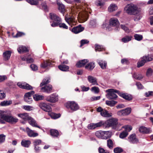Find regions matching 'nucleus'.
Returning <instances> with one entry per match:
<instances>
[{"label": "nucleus", "instance_id": "obj_1", "mask_svg": "<svg viewBox=\"0 0 153 153\" xmlns=\"http://www.w3.org/2000/svg\"><path fill=\"white\" fill-rule=\"evenodd\" d=\"M106 128L111 127L112 129L116 131L121 130V124L118 123V119L116 118H113L107 120L106 121Z\"/></svg>", "mask_w": 153, "mask_h": 153}, {"label": "nucleus", "instance_id": "obj_2", "mask_svg": "<svg viewBox=\"0 0 153 153\" xmlns=\"http://www.w3.org/2000/svg\"><path fill=\"white\" fill-rule=\"evenodd\" d=\"M124 11L128 15H135L141 12V9L133 3L128 4L124 8Z\"/></svg>", "mask_w": 153, "mask_h": 153}, {"label": "nucleus", "instance_id": "obj_3", "mask_svg": "<svg viewBox=\"0 0 153 153\" xmlns=\"http://www.w3.org/2000/svg\"><path fill=\"white\" fill-rule=\"evenodd\" d=\"M4 119V122H7L10 124H15L18 122V119L16 117L13 116L11 114V112L8 111Z\"/></svg>", "mask_w": 153, "mask_h": 153}, {"label": "nucleus", "instance_id": "obj_4", "mask_svg": "<svg viewBox=\"0 0 153 153\" xmlns=\"http://www.w3.org/2000/svg\"><path fill=\"white\" fill-rule=\"evenodd\" d=\"M50 18L53 21V22L51 25L52 27L58 26L59 23L61 21V18L56 14L51 13L49 14Z\"/></svg>", "mask_w": 153, "mask_h": 153}, {"label": "nucleus", "instance_id": "obj_5", "mask_svg": "<svg viewBox=\"0 0 153 153\" xmlns=\"http://www.w3.org/2000/svg\"><path fill=\"white\" fill-rule=\"evenodd\" d=\"M105 92L108 93L106 95V97L109 100L114 99L117 98V96L115 93H117L119 95V93H120L119 91L114 89H108Z\"/></svg>", "mask_w": 153, "mask_h": 153}, {"label": "nucleus", "instance_id": "obj_6", "mask_svg": "<svg viewBox=\"0 0 153 153\" xmlns=\"http://www.w3.org/2000/svg\"><path fill=\"white\" fill-rule=\"evenodd\" d=\"M153 56H151L149 55L145 56L141 58V60L138 62L137 64V67L139 68L143 65L145 63L150 62L153 60Z\"/></svg>", "mask_w": 153, "mask_h": 153}, {"label": "nucleus", "instance_id": "obj_7", "mask_svg": "<svg viewBox=\"0 0 153 153\" xmlns=\"http://www.w3.org/2000/svg\"><path fill=\"white\" fill-rule=\"evenodd\" d=\"M66 107L68 109H70L72 111L78 110L79 108L78 104L74 101H68L65 104Z\"/></svg>", "mask_w": 153, "mask_h": 153}, {"label": "nucleus", "instance_id": "obj_8", "mask_svg": "<svg viewBox=\"0 0 153 153\" xmlns=\"http://www.w3.org/2000/svg\"><path fill=\"white\" fill-rule=\"evenodd\" d=\"M45 100L51 103H55L58 100V96L56 94H53L47 97Z\"/></svg>", "mask_w": 153, "mask_h": 153}, {"label": "nucleus", "instance_id": "obj_9", "mask_svg": "<svg viewBox=\"0 0 153 153\" xmlns=\"http://www.w3.org/2000/svg\"><path fill=\"white\" fill-rule=\"evenodd\" d=\"M39 106L41 109L49 113L52 111V109L51 106L45 102H40L39 103Z\"/></svg>", "mask_w": 153, "mask_h": 153}, {"label": "nucleus", "instance_id": "obj_10", "mask_svg": "<svg viewBox=\"0 0 153 153\" xmlns=\"http://www.w3.org/2000/svg\"><path fill=\"white\" fill-rule=\"evenodd\" d=\"M131 109L128 107L119 111L117 112V114L120 116H126L129 114L131 112Z\"/></svg>", "mask_w": 153, "mask_h": 153}, {"label": "nucleus", "instance_id": "obj_11", "mask_svg": "<svg viewBox=\"0 0 153 153\" xmlns=\"http://www.w3.org/2000/svg\"><path fill=\"white\" fill-rule=\"evenodd\" d=\"M17 85L20 88L28 90H32L33 89L31 86L25 82H18L17 83Z\"/></svg>", "mask_w": 153, "mask_h": 153}, {"label": "nucleus", "instance_id": "obj_12", "mask_svg": "<svg viewBox=\"0 0 153 153\" xmlns=\"http://www.w3.org/2000/svg\"><path fill=\"white\" fill-rule=\"evenodd\" d=\"M41 90L42 92L48 94L53 91V87L50 84L42 87L41 88Z\"/></svg>", "mask_w": 153, "mask_h": 153}, {"label": "nucleus", "instance_id": "obj_13", "mask_svg": "<svg viewBox=\"0 0 153 153\" xmlns=\"http://www.w3.org/2000/svg\"><path fill=\"white\" fill-rule=\"evenodd\" d=\"M26 131L28 136L30 137H36L39 135L38 133L35 132L28 127L26 128Z\"/></svg>", "mask_w": 153, "mask_h": 153}, {"label": "nucleus", "instance_id": "obj_14", "mask_svg": "<svg viewBox=\"0 0 153 153\" xmlns=\"http://www.w3.org/2000/svg\"><path fill=\"white\" fill-rule=\"evenodd\" d=\"M128 138L129 141L131 143L137 144L139 142V140L136 137L135 134L130 135Z\"/></svg>", "mask_w": 153, "mask_h": 153}, {"label": "nucleus", "instance_id": "obj_15", "mask_svg": "<svg viewBox=\"0 0 153 153\" xmlns=\"http://www.w3.org/2000/svg\"><path fill=\"white\" fill-rule=\"evenodd\" d=\"M109 25L113 27H117L119 26L120 23L118 20L115 18H111L109 20Z\"/></svg>", "mask_w": 153, "mask_h": 153}, {"label": "nucleus", "instance_id": "obj_16", "mask_svg": "<svg viewBox=\"0 0 153 153\" xmlns=\"http://www.w3.org/2000/svg\"><path fill=\"white\" fill-rule=\"evenodd\" d=\"M84 28L82 27L81 25L74 27L71 30V31L75 34H77L83 31Z\"/></svg>", "mask_w": 153, "mask_h": 153}, {"label": "nucleus", "instance_id": "obj_17", "mask_svg": "<svg viewBox=\"0 0 153 153\" xmlns=\"http://www.w3.org/2000/svg\"><path fill=\"white\" fill-rule=\"evenodd\" d=\"M119 95L123 99L128 101L131 100L133 99L132 96L131 95L128 94L127 93L120 92V93H119Z\"/></svg>", "mask_w": 153, "mask_h": 153}, {"label": "nucleus", "instance_id": "obj_18", "mask_svg": "<svg viewBox=\"0 0 153 153\" xmlns=\"http://www.w3.org/2000/svg\"><path fill=\"white\" fill-rule=\"evenodd\" d=\"M8 111L1 110H0V123L1 124H4L5 123L4 122V119Z\"/></svg>", "mask_w": 153, "mask_h": 153}, {"label": "nucleus", "instance_id": "obj_19", "mask_svg": "<svg viewBox=\"0 0 153 153\" xmlns=\"http://www.w3.org/2000/svg\"><path fill=\"white\" fill-rule=\"evenodd\" d=\"M139 131L143 134H148L151 132L152 130L150 128H148L142 126L139 129Z\"/></svg>", "mask_w": 153, "mask_h": 153}, {"label": "nucleus", "instance_id": "obj_20", "mask_svg": "<svg viewBox=\"0 0 153 153\" xmlns=\"http://www.w3.org/2000/svg\"><path fill=\"white\" fill-rule=\"evenodd\" d=\"M27 120L30 125L33 127H37L40 129L41 128L39 126H38L36 121L33 118L30 117Z\"/></svg>", "mask_w": 153, "mask_h": 153}, {"label": "nucleus", "instance_id": "obj_21", "mask_svg": "<svg viewBox=\"0 0 153 153\" xmlns=\"http://www.w3.org/2000/svg\"><path fill=\"white\" fill-rule=\"evenodd\" d=\"M88 62V60L87 59L80 60L76 63V66L77 68H81L84 66Z\"/></svg>", "mask_w": 153, "mask_h": 153}, {"label": "nucleus", "instance_id": "obj_22", "mask_svg": "<svg viewBox=\"0 0 153 153\" xmlns=\"http://www.w3.org/2000/svg\"><path fill=\"white\" fill-rule=\"evenodd\" d=\"M17 116L25 121L27 120L30 117L28 114L26 113L18 114Z\"/></svg>", "mask_w": 153, "mask_h": 153}, {"label": "nucleus", "instance_id": "obj_23", "mask_svg": "<svg viewBox=\"0 0 153 153\" xmlns=\"http://www.w3.org/2000/svg\"><path fill=\"white\" fill-rule=\"evenodd\" d=\"M103 139L110 138L112 136V132L111 131H103Z\"/></svg>", "mask_w": 153, "mask_h": 153}, {"label": "nucleus", "instance_id": "obj_24", "mask_svg": "<svg viewBox=\"0 0 153 153\" xmlns=\"http://www.w3.org/2000/svg\"><path fill=\"white\" fill-rule=\"evenodd\" d=\"M31 144V141L29 140L23 139L21 142V145L25 147L28 148Z\"/></svg>", "mask_w": 153, "mask_h": 153}, {"label": "nucleus", "instance_id": "obj_25", "mask_svg": "<svg viewBox=\"0 0 153 153\" xmlns=\"http://www.w3.org/2000/svg\"><path fill=\"white\" fill-rule=\"evenodd\" d=\"M88 81L92 84L93 85H98L97 80L96 78L92 76H89L88 77Z\"/></svg>", "mask_w": 153, "mask_h": 153}, {"label": "nucleus", "instance_id": "obj_26", "mask_svg": "<svg viewBox=\"0 0 153 153\" xmlns=\"http://www.w3.org/2000/svg\"><path fill=\"white\" fill-rule=\"evenodd\" d=\"M17 51L19 53H21L28 52L29 49L25 46H20L18 48Z\"/></svg>", "mask_w": 153, "mask_h": 153}, {"label": "nucleus", "instance_id": "obj_27", "mask_svg": "<svg viewBox=\"0 0 153 153\" xmlns=\"http://www.w3.org/2000/svg\"><path fill=\"white\" fill-rule=\"evenodd\" d=\"M51 135L53 137H57L59 135L58 131L55 129H51L50 130Z\"/></svg>", "mask_w": 153, "mask_h": 153}, {"label": "nucleus", "instance_id": "obj_28", "mask_svg": "<svg viewBox=\"0 0 153 153\" xmlns=\"http://www.w3.org/2000/svg\"><path fill=\"white\" fill-rule=\"evenodd\" d=\"M11 54V52L9 51H7L3 53V56L5 60H7L10 58Z\"/></svg>", "mask_w": 153, "mask_h": 153}, {"label": "nucleus", "instance_id": "obj_29", "mask_svg": "<svg viewBox=\"0 0 153 153\" xmlns=\"http://www.w3.org/2000/svg\"><path fill=\"white\" fill-rule=\"evenodd\" d=\"M103 131L99 130L95 132V135L97 138L103 139Z\"/></svg>", "mask_w": 153, "mask_h": 153}, {"label": "nucleus", "instance_id": "obj_30", "mask_svg": "<svg viewBox=\"0 0 153 153\" xmlns=\"http://www.w3.org/2000/svg\"><path fill=\"white\" fill-rule=\"evenodd\" d=\"M58 67L60 70L64 71H68L69 68L68 66L64 64H61L59 65Z\"/></svg>", "mask_w": 153, "mask_h": 153}, {"label": "nucleus", "instance_id": "obj_31", "mask_svg": "<svg viewBox=\"0 0 153 153\" xmlns=\"http://www.w3.org/2000/svg\"><path fill=\"white\" fill-rule=\"evenodd\" d=\"M74 18L73 16H69L68 15H66L65 16V19L66 21L67 22L69 25L70 23L73 22L74 21Z\"/></svg>", "mask_w": 153, "mask_h": 153}, {"label": "nucleus", "instance_id": "obj_32", "mask_svg": "<svg viewBox=\"0 0 153 153\" xmlns=\"http://www.w3.org/2000/svg\"><path fill=\"white\" fill-rule=\"evenodd\" d=\"M12 103L11 100H4L1 102L0 105L1 106H4L9 105Z\"/></svg>", "mask_w": 153, "mask_h": 153}, {"label": "nucleus", "instance_id": "obj_33", "mask_svg": "<svg viewBox=\"0 0 153 153\" xmlns=\"http://www.w3.org/2000/svg\"><path fill=\"white\" fill-rule=\"evenodd\" d=\"M95 67L94 63L93 62H91L85 66L86 69L89 71L92 70Z\"/></svg>", "mask_w": 153, "mask_h": 153}, {"label": "nucleus", "instance_id": "obj_34", "mask_svg": "<svg viewBox=\"0 0 153 153\" xmlns=\"http://www.w3.org/2000/svg\"><path fill=\"white\" fill-rule=\"evenodd\" d=\"M43 95L38 94H36L33 96V99L36 101L42 100L44 99Z\"/></svg>", "mask_w": 153, "mask_h": 153}, {"label": "nucleus", "instance_id": "obj_35", "mask_svg": "<svg viewBox=\"0 0 153 153\" xmlns=\"http://www.w3.org/2000/svg\"><path fill=\"white\" fill-rule=\"evenodd\" d=\"M101 115L102 117H111L112 114L111 113H109L108 111L107 110L104 109L100 114Z\"/></svg>", "mask_w": 153, "mask_h": 153}, {"label": "nucleus", "instance_id": "obj_36", "mask_svg": "<svg viewBox=\"0 0 153 153\" xmlns=\"http://www.w3.org/2000/svg\"><path fill=\"white\" fill-rule=\"evenodd\" d=\"M48 115L53 119H56L60 116V114H57L54 113H53L50 111L48 113Z\"/></svg>", "mask_w": 153, "mask_h": 153}, {"label": "nucleus", "instance_id": "obj_37", "mask_svg": "<svg viewBox=\"0 0 153 153\" xmlns=\"http://www.w3.org/2000/svg\"><path fill=\"white\" fill-rule=\"evenodd\" d=\"M132 38V36H126L122 39L121 41L124 43H126L130 41Z\"/></svg>", "mask_w": 153, "mask_h": 153}, {"label": "nucleus", "instance_id": "obj_38", "mask_svg": "<svg viewBox=\"0 0 153 153\" xmlns=\"http://www.w3.org/2000/svg\"><path fill=\"white\" fill-rule=\"evenodd\" d=\"M51 64L50 60H47L44 61L41 65V67L42 68H45Z\"/></svg>", "mask_w": 153, "mask_h": 153}, {"label": "nucleus", "instance_id": "obj_39", "mask_svg": "<svg viewBox=\"0 0 153 153\" xmlns=\"http://www.w3.org/2000/svg\"><path fill=\"white\" fill-rule=\"evenodd\" d=\"M98 63L101 68L102 69H105L106 68L107 63L105 61L103 60L100 61L98 62Z\"/></svg>", "mask_w": 153, "mask_h": 153}, {"label": "nucleus", "instance_id": "obj_40", "mask_svg": "<svg viewBox=\"0 0 153 153\" xmlns=\"http://www.w3.org/2000/svg\"><path fill=\"white\" fill-rule=\"evenodd\" d=\"M107 146L110 149H112L114 147V143L113 140L111 139H109L107 140Z\"/></svg>", "mask_w": 153, "mask_h": 153}, {"label": "nucleus", "instance_id": "obj_41", "mask_svg": "<svg viewBox=\"0 0 153 153\" xmlns=\"http://www.w3.org/2000/svg\"><path fill=\"white\" fill-rule=\"evenodd\" d=\"M106 121L104 122L103 121H100L98 123H95L96 128L100 127L102 126H103V128H106Z\"/></svg>", "mask_w": 153, "mask_h": 153}, {"label": "nucleus", "instance_id": "obj_42", "mask_svg": "<svg viewBox=\"0 0 153 153\" xmlns=\"http://www.w3.org/2000/svg\"><path fill=\"white\" fill-rule=\"evenodd\" d=\"M106 121L104 122L103 121H100L98 123H95L96 128L100 127L102 126H103V128H106Z\"/></svg>", "mask_w": 153, "mask_h": 153}, {"label": "nucleus", "instance_id": "obj_43", "mask_svg": "<svg viewBox=\"0 0 153 153\" xmlns=\"http://www.w3.org/2000/svg\"><path fill=\"white\" fill-rule=\"evenodd\" d=\"M57 4L59 6V11L63 14L65 11V7L64 5L62 4L57 2Z\"/></svg>", "mask_w": 153, "mask_h": 153}, {"label": "nucleus", "instance_id": "obj_44", "mask_svg": "<svg viewBox=\"0 0 153 153\" xmlns=\"http://www.w3.org/2000/svg\"><path fill=\"white\" fill-rule=\"evenodd\" d=\"M117 5L115 4H111L108 8V11L109 12H112L114 11L117 10Z\"/></svg>", "mask_w": 153, "mask_h": 153}, {"label": "nucleus", "instance_id": "obj_45", "mask_svg": "<svg viewBox=\"0 0 153 153\" xmlns=\"http://www.w3.org/2000/svg\"><path fill=\"white\" fill-rule=\"evenodd\" d=\"M50 82V79L48 78L44 79L42 82L40 83V87H42L48 84Z\"/></svg>", "mask_w": 153, "mask_h": 153}, {"label": "nucleus", "instance_id": "obj_46", "mask_svg": "<svg viewBox=\"0 0 153 153\" xmlns=\"http://www.w3.org/2000/svg\"><path fill=\"white\" fill-rule=\"evenodd\" d=\"M79 18L83 22H85L87 20V16L84 13H80L79 14Z\"/></svg>", "mask_w": 153, "mask_h": 153}, {"label": "nucleus", "instance_id": "obj_47", "mask_svg": "<svg viewBox=\"0 0 153 153\" xmlns=\"http://www.w3.org/2000/svg\"><path fill=\"white\" fill-rule=\"evenodd\" d=\"M134 36V39L138 41H140L142 40L143 39V36L140 34H135Z\"/></svg>", "mask_w": 153, "mask_h": 153}, {"label": "nucleus", "instance_id": "obj_48", "mask_svg": "<svg viewBox=\"0 0 153 153\" xmlns=\"http://www.w3.org/2000/svg\"><path fill=\"white\" fill-rule=\"evenodd\" d=\"M105 103L107 105L110 106H113L117 103V102L114 101L107 100L106 101Z\"/></svg>", "mask_w": 153, "mask_h": 153}, {"label": "nucleus", "instance_id": "obj_49", "mask_svg": "<svg viewBox=\"0 0 153 153\" xmlns=\"http://www.w3.org/2000/svg\"><path fill=\"white\" fill-rule=\"evenodd\" d=\"M24 109L27 111H31L33 110V106L30 105H24L22 107Z\"/></svg>", "mask_w": 153, "mask_h": 153}, {"label": "nucleus", "instance_id": "obj_50", "mask_svg": "<svg viewBox=\"0 0 153 153\" xmlns=\"http://www.w3.org/2000/svg\"><path fill=\"white\" fill-rule=\"evenodd\" d=\"M128 134V133L126 131H124L120 133L119 135L120 138L123 139L126 137Z\"/></svg>", "mask_w": 153, "mask_h": 153}, {"label": "nucleus", "instance_id": "obj_51", "mask_svg": "<svg viewBox=\"0 0 153 153\" xmlns=\"http://www.w3.org/2000/svg\"><path fill=\"white\" fill-rule=\"evenodd\" d=\"M35 92L33 91H31L30 92L26 93L24 95V97H31V96L34 94Z\"/></svg>", "mask_w": 153, "mask_h": 153}, {"label": "nucleus", "instance_id": "obj_52", "mask_svg": "<svg viewBox=\"0 0 153 153\" xmlns=\"http://www.w3.org/2000/svg\"><path fill=\"white\" fill-rule=\"evenodd\" d=\"M95 50L96 51H103V48L101 45H100L98 44H96L95 45Z\"/></svg>", "mask_w": 153, "mask_h": 153}, {"label": "nucleus", "instance_id": "obj_53", "mask_svg": "<svg viewBox=\"0 0 153 153\" xmlns=\"http://www.w3.org/2000/svg\"><path fill=\"white\" fill-rule=\"evenodd\" d=\"M114 153H120L123 151V149L121 147H117L114 149Z\"/></svg>", "mask_w": 153, "mask_h": 153}, {"label": "nucleus", "instance_id": "obj_54", "mask_svg": "<svg viewBox=\"0 0 153 153\" xmlns=\"http://www.w3.org/2000/svg\"><path fill=\"white\" fill-rule=\"evenodd\" d=\"M89 129L93 130L96 128V127L95 123H91L88 124L87 127Z\"/></svg>", "mask_w": 153, "mask_h": 153}, {"label": "nucleus", "instance_id": "obj_55", "mask_svg": "<svg viewBox=\"0 0 153 153\" xmlns=\"http://www.w3.org/2000/svg\"><path fill=\"white\" fill-rule=\"evenodd\" d=\"M42 143V140L40 139H36L33 142V144L34 146H38L40 144Z\"/></svg>", "mask_w": 153, "mask_h": 153}, {"label": "nucleus", "instance_id": "obj_56", "mask_svg": "<svg viewBox=\"0 0 153 153\" xmlns=\"http://www.w3.org/2000/svg\"><path fill=\"white\" fill-rule=\"evenodd\" d=\"M58 26L60 28H62L63 29H67L68 28V27L67 26L66 24L64 23H61L60 22L59 23Z\"/></svg>", "mask_w": 153, "mask_h": 153}, {"label": "nucleus", "instance_id": "obj_57", "mask_svg": "<svg viewBox=\"0 0 153 153\" xmlns=\"http://www.w3.org/2000/svg\"><path fill=\"white\" fill-rule=\"evenodd\" d=\"M25 33L24 32L18 31L14 36V37L16 38L20 37L25 35Z\"/></svg>", "mask_w": 153, "mask_h": 153}, {"label": "nucleus", "instance_id": "obj_58", "mask_svg": "<svg viewBox=\"0 0 153 153\" xmlns=\"http://www.w3.org/2000/svg\"><path fill=\"white\" fill-rule=\"evenodd\" d=\"M92 91H94L95 93H98L100 91V89L98 87L94 86L91 88Z\"/></svg>", "mask_w": 153, "mask_h": 153}, {"label": "nucleus", "instance_id": "obj_59", "mask_svg": "<svg viewBox=\"0 0 153 153\" xmlns=\"http://www.w3.org/2000/svg\"><path fill=\"white\" fill-rule=\"evenodd\" d=\"M89 41L87 39H83L80 41V47H82L83 45L85 44H88Z\"/></svg>", "mask_w": 153, "mask_h": 153}, {"label": "nucleus", "instance_id": "obj_60", "mask_svg": "<svg viewBox=\"0 0 153 153\" xmlns=\"http://www.w3.org/2000/svg\"><path fill=\"white\" fill-rule=\"evenodd\" d=\"M5 135L3 134H0V143H3L5 141Z\"/></svg>", "mask_w": 153, "mask_h": 153}, {"label": "nucleus", "instance_id": "obj_61", "mask_svg": "<svg viewBox=\"0 0 153 153\" xmlns=\"http://www.w3.org/2000/svg\"><path fill=\"white\" fill-rule=\"evenodd\" d=\"M104 3L102 1H97L95 2L96 4L98 6H102L104 5Z\"/></svg>", "mask_w": 153, "mask_h": 153}, {"label": "nucleus", "instance_id": "obj_62", "mask_svg": "<svg viewBox=\"0 0 153 153\" xmlns=\"http://www.w3.org/2000/svg\"><path fill=\"white\" fill-rule=\"evenodd\" d=\"M6 97L5 94L2 91H0V99L2 100L4 99Z\"/></svg>", "mask_w": 153, "mask_h": 153}, {"label": "nucleus", "instance_id": "obj_63", "mask_svg": "<svg viewBox=\"0 0 153 153\" xmlns=\"http://www.w3.org/2000/svg\"><path fill=\"white\" fill-rule=\"evenodd\" d=\"M145 95L146 97H149L153 96V91H149L146 92L145 94Z\"/></svg>", "mask_w": 153, "mask_h": 153}, {"label": "nucleus", "instance_id": "obj_64", "mask_svg": "<svg viewBox=\"0 0 153 153\" xmlns=\"http://www.w3.org/2000/svg\"><path fill=\"white\" fill-rule=\"evenodd\" d=\"M121 28L126 32H129V30L128 28L124 25H120Z\"/></svg>", "mask_w": 153, "mask_h": 153}]
</instances>
